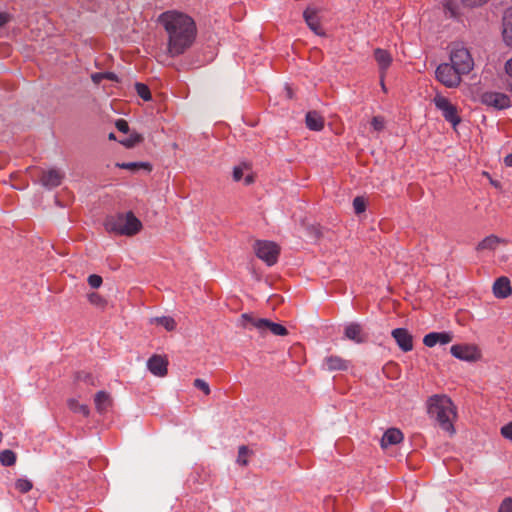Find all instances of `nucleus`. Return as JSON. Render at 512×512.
<instances>
[{
	"mask_svg": "<svg viewBox=\"0 0 512 512\" xmlns=\"http://www.w3.org/2000/svg\"><path fill=\"white\" fill-rule=\"evenodd\" d=\"M95 406L98 412L104 413L112 404L111 396L105 391H99L94 398Z\"/></svg>",
	"mask_w": 512,
	"mask_h": 512,
	"instance_id": "obj_23",
	"label": "nucleus"
},
{
	"mask_svg": "<svg viewBox=\"0 0 512 512\" xmlns=\"http://www.w3.org/2000/svg\"><path fill=\"white\" fill-rule=\"evenodd\" d=\"M253 182V177L251 175H248L245 177V184L249 185Z\"/></svg>",
	"mask_w": 512,
	"mask_h": 512,
	"instance_id": "obj_47",
	"label": "nucleus"
},
{
	"mask_svg": "<svg viewBox=\"0 0 512 512\" xmlns=\"http://www.w3.org/2000/svg\"><path fill=\"white\" fill-rule=\"evenodd\" d=\"M450 61L462 75L468 74L474 67V61L470 52L462 46H456L452 49Z\"/></svg>",
	"mask_w": 512,
	"mask_h": 512,
	"instance_id": "obj_6",
	"label": "nucleus"
},
{
	"mask_svg": "<svg viewBox=\"0 0 512 512\" xmlns=\"http://www.w3.org/2000/svg\"><path fill=\"white\" fill-rule=\"evenodd\" d=\"M91 79L95 84H100L104 80L103 72L94 73L91 75Z\"/></svg>",
	"mask_w": 512,
	"mask_h": 512,
	"instance_id": "obj_44",
	"label": "nucleus"
},
{
	"mask_svg": "<svg viewBox=\"0 0 512 512\" xmlns=\"http://www.w3.org/2000/svg\"><path fill=\"white\" fill-rule=\"evenodd\" d=\"M11 20V15L6 12H0V28Z\"/></svg>",
	"mask_w": 512,
	"mask_h": 512,
	"instance_id": "obj_43",
	"label": "nucleus"
},
{
	"mask_svg": "<svg viewBox=\"0 0 512 512\" xmlns=\"http://www.w3.org/2000/svg\"><path fill=\"white\" fill-rule=\"evenodd\" d=\"M104 226L110 233L132 236L141 230L142 223L132 212H127L107 217Z\"/></svg>",
	"mask_w": 512,
	"mask_h": 512,
	"instance_id": "obj_3",
	"label": "nucleus"
},
{
	"mask_svg": "<svg viewBox=\"0 0 512 512\" xmlns=\"http://www.w3.org/2000/svg\"><path fill=\"white\" fill-rule=\"evenodd\" d=\"M87 378H90V376L86 375V378H84V381H87Z\"/></svg>",
	"mask_w": 512,
	"mask_h": 512,
	"instance_id": "obj_51",
	"label": "nucleus"
},
{
	"mask_svg": "<svg viewBox=\"0 0 512 512\" xmlns=\"http://www.w3.org/2000/svg\"><path fill=\"white\" fill-rule=\"evenodd\" d=\"M152 323L164 327L167 331H173L176 328L175 320L169 316L156 317L152 319Z\"/></svg>",
	"mask_w": 512,
	"mask_h": 512,
	"instance_id": "obj_27",
	"label": "nucleus"
},
{
	"mask_svg": "<svg viewBox=\"0 0 512 512\" xmlns=\"http://www.w3.org/2000/svg\"><path fill=\"white\" fill-rule=\"evenodd\" d=\"M158 23L167 35L166 53L171 58L183 55L194 44L197 26L190 15L178 10H168L159 15Z\"/></svg>",
	"mask_w": 512,
	"mask_h": 512,
	"instance_id": "obj_1",
	"label": "nucleus"
},
{
	"mask_svg": "<svg viewBox=\"0 0 512 512\" xmlns=\"http://www.w3.org/2000/svg\"><path fill=\"white\" fill-rule=\"evenodd\" d=\"M248 452V449L246 446H240L239 447V452H238V463H241L242 465H246L247 464V460L244 459V457L246 456Z\"/></svg>",
	"mask_w": 512,
	"mask_h": 512,
	"instance_id": "obj_42",
	"label": "nucleus"
},
{
	"mask_svg": "<svg viewBox=\"0 0 512 512\" xmlns=\"http://www.w3.org/2000/svg\"><path fill=\"white\" fill-rule=\"evenodd\" d=\"M500 243V238L495 235L485 237L477 245V250H494Z\"/></svg>",
	"mask_w": 512,
	"mask_h": 512,
	"instance_id": "obj_25",
	"label": "nucleus"
},
{
	"mask_svg": "<svg viewBox=\"0 0 512 512\" xmlns=\"http://www.w3.org/2000/svg\"><path fill=\"white\" fill-rule=\"evenodd\" d=\"M450 353L453 357L467 362H474L480 359L481 354L475 345L456 344L451 346Z\"/></svg>",
	"mask_w": 512,
	"mask_h": 512,
	"instance_id": "obj_9",
	"label": "nucleus"
},
{
	"mask_svg": "<svg viewBox=\"0 0 512 512\" xmlns=\"http://www.w3.org/2000/svg\"><path fill=\"white\" fill-rule=\"evenodd\" d=\"M143 140L144 137L141 134L134 131L130 133L126 138L122 139L120 143L126 148H133L137 144L141 143Z\"/></svg>",
	"mask_w": 512,
	"mask_h": 512,
	"instance_id": "obj_26",
	"label": "nucleus"
},
{
	"mask_svg": "<svg viewBox=\"0 0 512 512\" xmlns=\"http://www.w3.org/2000/svg\"><path fill=\"white\" fill-rule=\"evenodd\" d=\"M256 256L266 263L267 266H273L277 263L280 248L279 246L267 240H257L254 244Z\"/></svg>",
	"mask_w": 512,
	"mask_h": 512,
	"instance_id": "obj_5",
	"label": "nucleus"
},
{
	"mask_svg": "<svg viewBox=\"0 0 512 512\" xmlns=\"http://www.w3.org/2000/svg\"><path fill=\"white\" fill-rule=\"evenodd\" d=\"M33 488V483L27 478H19L15 482V489L22 493H28Z\"/></svg>",
	"mask_w": 512,
	"mask_h": 512,
	"instance_id": "obj_29",
	"label": "nucleus"
},
{
	"mask_svg": "<svg viewBox=\"0 0 512 512\" xmlns=\"http://www.w3.org/2000/svg\"><path fill=\"white\" fill-rule=\"evenodd\" d=\"M116 128L123 133L129 132V125L126 120L124 119H118L115 123Z\"/></svg>",
	"mask_w": 512,
	"mask_h": 512,
	"instance_id": "obj_40",
	"label": "nucleus"
},
{
	"mask_svg": "<svg viewBox=\"0 0 512 512\" xmlns=\"http://www.w3.org/2000/svg\"><path fill=\"white\" fill-rule=\"evenodd\" d=\"M371 125L374 130L381 131L384 129V119L380 116H374L371 120Z\"/></svg>",
	"mask_w": 512,
	"mask_h": 512,
	"instance_id": "obj_36",
	"label": "nucleus"
},
{
	"mask_svg": "<svg viewBox=\"0 0 512 512\" xmlns=\"http://www.w3.org/2000/svg\"><path fill=\"white\" fill-rule=\"evenodd\" d=\"M303 17L308 27L318 36H325V31L321 26L320 18L316 9L308 7L303 12Z\"/></svg>",
	"mask_w": 512,
	"mask_h": 512,
	"instance_id": "obj_15",
	"label": "nucleus"
},
{
	"mask_svg": "<svg viewBox=\"0 0 512 512\" xmlns=\"http://www.w3.org/2000/svg\"><path fill=\"white\" fill-rule=\"evenodd\" d=\"M116 167L124 170L135 172L139 169H145L148 172L152 170V166L148 162H118Z\"/></svg>",
	"mask_w": 512,
	"mask_h": 512,
	"instance_id": "obj_24",
	"label": "nucleus"
},
{
	"mask_svg": "<svg viewBox=\"0 0 512 512\" xmlns=\"http://www.w3.org/2000/svg\"><path fill=\"white\" fill-rule=\"evenodd\" d=\"M247 168L246 164L235 166L233 169V179L238 182L243 178V170Z\"/></svg>",
	"mask_w": 512,
	"mask_h": 512,
	"instance_id": "obj_37",
	"label": "nucleus"
},
{
	"mask_svg": "<svg viewBox=\"0 0 512 512\" xmlns=\"http://www.w3.org/2000/svg\"><path fill=\"white\" fill-rule=\"evenodd\" d=\"M88 301L98 308H104L107 304V301L102 297L99 293L91 292L87 295Z\"/></svg>",
	"mask_w": 512,
	"mask_h": 512,
	"instance_id": "obj_30",
	"label": "nucleus"
},
{
	"mask_svg": "<svg viewBox=\"0 0 512 512\" xmlns=\"http://www.w3.org/2000/svg\"><path fill=\"white\" fill-rule=\"evenodd\" d=\"M499 512H512V498H507L501 503Z\"/></svg>",
	"mask_w": 512,
	"mask_h": 512,
	"instance_id": "obj_41",
	"label": "nucleus"
},
{
	"mask_svg": "<svg viewBox=\"0 0 512 512\" xmlns=\"http://www.w3.org/2000/svg\"><path fill=\"white\" fill-rule=\"evenodd\" d=\"M403 433L397 428H389L381 439V446L386 448L390 445H395L403 440Z\"/></svg>",
	"mask_w": 512,
	"mask_h": 512,
	"instance_id": "obj_20",
	"label": "nucleus"
},
{
	"mask_svg": "<svg viewBox=\"0 0 512 512\" xmlns=\"http://www.w3.org/2000/svg\"><path fill=\"white\" fill-rule=\"evenodd\" d=\"M451 332H430L423 338V344L427 347H434L436 344L445 345L452 341Z\"/></svg>",
	"mask_w": 512,
	"mask_h": 512,
	"instance_id": "obj_16",
	"label": "nucleus"
},
{
	"mask_svg": "<svg viewBox=\"0 0 512 512\" xmlns=\"http://www.w3.org/2000/svg\"><path fill=\"white\" fill-rule=\"evenodd\" d=\"M504 68L508 76L507 89L512 92V57L506 61Z\"/></svg>",
	"mask_w": 512,
	"mask_h": 512,
	"instance_id": "obj_33",
	"label": "nucleus"
},
{
	"mask_svg": "<svg viewBox=\"0 0 512 512\" xmlns=\"http://www.w3.org/2000/svg\"><path fill=\"white\" fill-rule=\"evenodd\" d=\"M87 378H90V376L86 375V378H84V381H87Z\"/></svg>",
	"mask_w": 512,
	"mask_h": 512,
	"instance_id": "obj_52",
	"label": "nucleus"
},
{
	"mask_svg": "<svg viewBox=\"0 0 512 512\" xmlns=\"http://www.w3.org/2000/svg\"><path fill=\"white\" fill-rule=\"evenodd\" d=\"M374 58L379 67L380 77L385 78L386 72L393 60L391 54L387 50L376 48L374 50Z\"/></svg>",
	"mask_w": 512,
	"mask_h": 512,
	"instance_id": "obj_17",
	"label": "nucleus"
},
{
	"mask_svg": "<svg viewBox=\"0 0 512 512\" xmlns=\"http://www.w3.org/2000/svg\"><path fill=\"white\" fill-rule=\"evenodd\" d=\"M481 101L484 105L498 110L506 109L511 106V100L508 95L500 92L488 91L482 94Z\"/></svg>",
	"mask_w": 512,
	"mask_h": 512,
	"instance_id": "obj_10",
	"label": "nucleus"
},
{
	"mask_svg": "<svg viewBox=\"0 0 512 512\" xmlns=\"http://www.w3.org/2000/svg\"><path fill=\"white\" fill-rule=\"evenodd\" d=\"M435 74L437 80L449 88L457 87L461 82L462 74L452 64H440Z\"/></svg>",
	"mask_w": 512,
	"mask_h": 512,
	"instance_id": "obj_8",
	"label": "nucleus"
},
{
	"mask_svg": "<svg viewBox=\"0 0 512 512\" xmlns=\"http://www.w3.org/2000/svg\"><path fill=\"white\" fill-rule=\"evenodd\" d=\"M88 284L92 287V288H99L101 285H102V277L97 275V274H91L89 275L88 279Z\"/></svg>",
	"mask_w": 512,
	"mask_h": 512,
	"instance_id": "obj_35",
	"label": "nucleus"
},
{
	"mask_svg": "<svg viewBox=\"0 0 512 512\" xmlns=\"http://www.w3.org/2000/svg\"><path fill=\"white\" fill-rule=\"evenodd\" d=\"M64 177L65 173L63 171L57 168H51L42 171L40 182L45 188L53 189L61 185Z\"/></svg>",
	"mask_w": 512,
	"mask_h": 512,
	"instance_id": "obj_12",
	"label": "nucleus"
},
{
	"mask_svg": "<svg viewBox=\"0 0 512 512\" xmlns=\"http://www.w3.org/2000/svg\"><path fill=\"white\" fill-rule=\"evenodd\" d=\"M380 84H381L382 90L386 93L387 92V88H386L385 83H384V78L380 77Z\"/></svg>",
	"mask_w": 512,
	"mask_h": 512,
	"instance_id": "obj_48",
	"label": "nucleus"
},
{
	"mask_svg": "<svg viewBox=\"0 0 512 512\" xmlns=\"http://www.w3.org/2000/svg\"><path fill=\"white\" fill-rule=\"evenodd\" d=\"M241 320L243 321V326L245 328H247L248 325H251L260 333L270 331L273 335L276 336H286L288 334L286 327L281 324L274 323L266 318H256L252 314L243 313L241 315Z\"/></svg>",
	"mask_w": 512,
	"mask_h": 512,
	"instance_id": "obj_4",
	"label": "nucleus"
},
{
	"mask_svg": "<svg viewBox=\"0 0 512 512\" xmlns=\"http://www.w3.org/2000/svg\"><path fill=\"white\" fill-rule=\"evenodd\" d=\"M135 89L139 97H141L145 101L151 100V92L146 84L136 82Z\"/></svg>",
	"mask_w": 512,
	"mask_h": 512,
	"instance_id": "obj_31",
	"label": "nucleus"
},
{
	"mask_svg": "<svg viewBox=\"0 0 512 512\" xmlns=\"http://www.w3.org/2000/svg\"><path fill=\"white\" fill-rule=\"evenodd\" d=\"M78 411L82 413L84 416H88L89 408L86 405H80Z\"/></svg>",
	"mask_w": 512,
	"mask_h": 512,
	"instance_id": "obj_46",
	"label": "nucleus"
},
{
	"mask_svg": "<svg viewBox=\"0 0 512 512\" xmlns=\"http://www.w3.org/2000/svg\"><path fill=\"white\" fill-rule=\"evenodd\" d=\"M502 36L505 44L512 48V7L505 10L502 19Z\"/></svg>",
	"mask_w": 512,
	"mask_h": 512,
	"instance_id": "obj_19",
	"label": "nucleus"
},
{
	"mask_svg": "<svg viewBox=\"0 0 512 512\" xmlns=\"http://www.w3.org/2000/svg\"><path fill=\"white\" fill-rule=\"evenodd\" d=\"M512 293V288L510 285V280L507 277H499L495 280L493 284V294L496 298L504 299L510 296Z\"/></svg>",
	"mask_w": 512,
	"mask_h": 512,
	"instance_id": "obj_18",
	"label": "nucleus"
},
{
	"mask_svg": "<svg viewBox=\"0 0 512 512\" xmlns=\"http://www.w3.org/2000/svg\"><path fill=\"white\" fill-rule=\"evenodd\" d=\"M501 435L512 441V422H509L508 424L501 427Z\"/></svg>",
	"mask_w": 512,
	"mask_h": 512,
	"instance_id": "obj_38",
	"label": "nucleus"
},
{
	"mask_svg": "<svg viewBox=\"0 0 512 512\" xmlns=\"http://www.w3.org/2000/svg\"><path fill=\"white\" fill-rule=\"evenodd\" d=\"M168 361L161 355H153L147 361L148 370L157 377H164L168 373Z\"/></svg>",
	"mask_w": 512,
	"mask_h": 512,
	"instance_id": "obj_13",
	"label": "nucleus"
},
{
	"mask_svg": "<svg viewBox=\"0 0 512 512\" xmlns=\"http://www.w3.org/2000/svg\"><path fill=\"white\" fill-rule=\"evenodd\" d=\"M428 413L435 418L440 428L449 434H454L453 421L456 418V408L451 399L445 395H433L428 400Z\"/></svg>",
	"mask_w": 512,
	"mask_h": 512,
	"instance_id": "obj_2",
	"label": "nucleus"
},
{
	"mask_svg": "<svg viewBox=\"0 0 512 512\" xmlns=\"http://www.w3.org/2000/svg\"><path fill=\"white\" fill-rule=\"evenodd\" d=\"M103 75H104V78L105 79H108V80H111V81H116L117 80V75L113 72H103Z\"/></svg>",
	"mask_w": 512,
	"mask_h": 512,
	"instance_id": "obj_45",
	"label": "nucleus"
},
{
	"mask_svg": "<svg viewBox=\"0 0 512 512\" xmlns=\"http://www.w3.org/2000/svg\"><path fill=\"white\" fill-rule=\"evenodd\" d=\"M391 336L402 352L413 350V335L406 328H395L391 331Z\"/></svg>",
	"mask_w": 512,
	"mask_h": 512,
	"instance_id": "obj_11",
	"label": "nucleus"
},
{
	"mask_svg": "<svg viewBox=\"0 0 512 512\" xmlns=\"http://www.w3.org/2000/svg\"><path fill=\"white\" fill-rule=\"evenodd\" d=\"M488 0H461L462 4L465 7L473 8L477 6H481L482 4L486 3Z\"/></svg>",
	"mask_w": 512,
	"mask_h": 512,
	"instance_id": "obj_39",
	"label": "nucleus"
},
{
	"mask_svg": "<svg viewBox=\"0 0 512 512\" xmlns=\"http://www.w3.org/2000/svg\"><path fill=\"white\" fill-rule=\"evenodd\" d=\"M353 208L356 214H361L366 209L365 200L363 197H355L353 200Z\"/></svg>",
	"mask_w": 512,
	"mask_h": 512,
	"instance_id": "obj_32",
	"label": "nucleus"
},
{
	"mask_svg": "<svg viewBox=\"0 0 512 512\" xmlns=\"http://www.w3.org/2000/svg\"><path fill=\"white\" fill-rule=\"evenodd\" d=\"M0 49H4L5 51H8L9 47L6 45H0Z\"/></svg>",
	"mask_w": 512,
	"mask_h": 512,
	"instance_id": "obj_49",
	"label": "nucleus"
},
{
	"mask_svg": "<svg viewBox=\"0 0 512 512\" xmlns=\"http://www.w3.org/2000/svg\"><path fill=\"white\" fill-rule=\"evenodd\" d=\"M16 453L12 450L6 449L0 452V463L3 466H12L16 463Z\"/></svg>",
	"mask_w": 512,
	"mask_h": 512,
	"instance_id": "obj_28",
	"label": "nucleus"
},
{
	"mask_svg": "<svg viewBox=\"0 0 512 512\" xmlns=\"http://www.w3.org/2000/svg\"><path fill=\"white\" fill-rule=\"evenodd\" d=\"M324 365L329 371H343L348 369V362L336 355L326 357Z\"/></svg>",
	"mask_w": 512,
	"mask_h": 512,
	"instance_id": "obj_21",
	"label": "nucleus"
},
{
	"mask_svg": "<svg viewBox=\"0 0 512 512\" xmlns=\"http://www.w3.org/2000/svg\"><path fill=\"white\" fill-rule=\"evenodd\" d=\"M306 126L313 131H320L324 127L323 117L316 111H309L306 114Z\"/></svg>",
	"mask_w": 512,
	"mask_h": 512,
	"instance_id": "obj_22",
	"label": "nucleus"
},
{
	"mask_svg": "<svg viewBox=\"0 0 512 512\" xmlns=\"http://www.w3.org/2000/svg\"><path fill=\"white\" fill-rule=\"evenodd\" d=\"M344 335L356 344H362L368 340V334L363 330L362 325L356 322L346 325Z\"/></svg>",
	"mask_w": 512,
	"mask_h": 512,
	"instance_id": "obj_14",
	"label": "nucleus"
},
{
	"mask_svg": "<svg viewBox=\"0 0 512 512\" xmlns=\"http://www.w3.org/2000/svg\"><path fill=\"white\" fill-rule=\"evenodd\" d=\"M109 139H115V135H114V133H110V134H109Z\"/></svg>",
	"mask_w": 512,
	"mask_h": 512,
	"instance_id": "obj_50",
	"label": "nucleus"
},
{
	"mask_svg": "<svg viewBox=\"0 0 512 512\" xmlns=\"http://www.w3.org/2000/svg\"><path fill=\"white\" fill-rule=\"evenodd\" d=\"M433 102L435 107L441 111L444 119L451 123L453 128H456V126L461 122V117L458 114L457 107L453 105L448 98L441 94H437L434 97Z\"/></svg>",
	"mask_w": 512,
	"mask_h": 512,
	"instance_id": "obj_7",
	"label": "nucleus"
},
{
	"mask_svg": "<svg viewBox=\"0 0 512 512\" xmlns=\"http://www.w3.org/2000/svg\"><path fill=\"white\" fill-rule=\"evenodd\" d=\"M194 386L197 389L203 391V393L205 395H209L210 392H211L209 384L205 380H203V379H200V378L195 379L194 380Z\"/></svg>",
	"mask_w": 512,
	"mask_h": 512,
	"instance_id": "obj_34",
	"label": "nucleus"
}]
</instances>
